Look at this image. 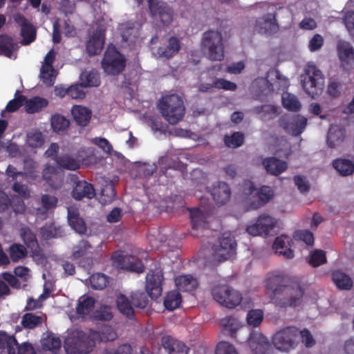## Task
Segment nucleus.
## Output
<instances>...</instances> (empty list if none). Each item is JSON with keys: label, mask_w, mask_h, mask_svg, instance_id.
Returning a JSON list of instances; mask_svg holds the SVG:
<instances>
[{"label": "nucleus", "mask_w": 354, "mask_h": 354, "mask_svg": "<svg viewBox=\"0 0 354 354\" xmlns=\"http://www.w3.org/2000/svg\"><path fill=\"white\" fill-rule=\"evenodd\" d=\"M98 335L95 330L89 329L73 331L64 342V348L68 354H87L93 351L96 345L95 338Z\"/></svg>", "instance_id": "f257e3e1"}, {"label": "nucleus", "mask_w": 354, "mask_h": 354, "mask_svg": "<svg viewBox=\"0 0 354 354\" xmlns=\"http://www.w3.org/2000/svg\"><path fill=\"white\" fill-rule=\"evenodd\" d=\"M304 91L311 97L319 96L324 86V77L322 72L313 64H307L300 76Z\"/></svg>", "instance_id": "f03ea898"}, {"label": "nucleus", "mask_w": 354, "mask_h": 354, "mask_svg": "<svg viewBox=\"0 0 354 354\" xmlns=\"http://www.w3.org/2000/svg\"><path fill=\"white\" fill-rule=\"evenodd\" d=\"M158 108L162 116L171 124L181 120L185 114L183 100L174 94L163 97L158 104Z\"/></svg>", "instance_id": "7ed1b4c3"}, {"label": "nucleus", "mask_w": 354, "mask_h": 354, "mask_svg": "<svg viewBox=\"0 0 354 354\" xmlns=\"http://www.w3.org/2000/svg\"><path fill=\"white\" fill-rule=\"evenodd\" d=\"M243 194L248 209H256L263 203L268 202L274 196L273 190L268 186H263L257 191L252 183L246 180L243 184Z\"/></svg>", "instance_id": "20e7f679"}, {"label": "nucleus", "mask_w": 354, "mask_h": 354, "mask_svg": "<svg viewBox=\"0 0 354 354\" xmlns=\"http://www.w3.org/2000/svg\"><path fill=\"white\" fill-rule=\"evenodd\" d=\"M274 347L283 352L295 349L299 344V328L287 326L277 331L272 337Z\"/></svg>", "instance_id": "39448f33"}, {"label": "nucleus", "mask_w": 354, "mask_h": 354, "mask_svg": "<svg viewBox=\"0 0 354 354\" xmlns=\"http://www.w3.org/2000/svg\"><path fill=\"white\" fill-rule=\"evenodd\" d=\"M271 301L281 308L295 307L301 303L304 289H270Z\"/></svg>", "instance_id": "423d86ee"}, {"label": "nucleus", "mask_w": 354, "mask_h": 354, "mask_svg": "<svg viewBox=\"0 0 354 354\" xmlns=\"http://www.w3.org/2000/svg\"><path fill=\"white\" fill-rule=\"evenodd\" d=\"M201 45L210 59L220 61L223 58V39L219 32L210 30L205 32Z\"/></svg>", "instance_id": "0eeeda50"}, {"label": "nucleus", "mask_w": 354, "mask_h": 354, "mask_svg": "<svg viewBox=\"0 0 354 354\" xmlns=\"http://www.w3.org/2000/svg\"><path fill=\"white\" fill-rule=\"evenodd\" d=\"M104 71L111 75L120 73L125 66V59L113 45H109L102 62Z\"/></svg>", "instance_id": "6e6552de"}, {"label": "nucleus", "mask_w": 354, "mask_h": 354, "mask_svg": "<svg viewBox=\"0 0 354 354\" xmlns=\"http://www.w3.org/2000/svg\"><path fill=\"white\" fill-rule=\"evenodd\" d=\"M277 225V220L274 217L263 214L255 221H252L246 226V232L252 236H268Z\"/></svg>", "instance_id": "1a4fd4ad"}, {"label": "nucleus", "mask_w": 354, "mask_h": 354, "mask_svg": "<svg viewBox=\"0 0 354 354\" xmlns=\"http://www.w3.org/2000/svg\"><path fill=\"white\" fill-rule=\"evenodd\" d=\"M288 84V79L281 77L277 71L270 70L268 73L267 79L256 80L253 82L252 86H259L262 92L268 93L271 91L279 90L280 86L286 88Z\"/></svg>", "instance_id": "9d476101"}, {"label": "nucleus", "mask_w": 354, "mask_h": 354, "mask_svg": "<svg viewBox=\"0 0 354 354\" xmlns=\"http://www.w3.org/2000/svg\"><path fill=\"white\" fill-rule=\"evenodd\" d=\"M212 295L217 303L227 308L236 307L244 299L237 289H212Z\"/></svg>", "instance_id": "9b49d317"}, {"label": "nucleus", "mask_w": 354, "mask_h": 354, "mask_svg": "<svg viewBox=\"0 0 354 354\" xmlns=\"http://www.w3.org/2000/svg\"><path fill=\"white\" fill-rule=\"evenodd\" d=\"M236 243L230 232H225L214 248V257L221 261L232 258L236 254Z\"/></svg>", "instance_id": "f8f14e48"}, {"label": "nucleus", "mask_w": 354, "mask_h": 354, "mask_svg": "<svg viewBox=\"0 0 354 354\" xmlns=\"http://www.w3.org/2000/svg\"><path fill=\"white\" fill-rule=\"evenodd\" d=\"M111 259L113 265L120 269L137 273L142 272L145 269L141 261L138 260L136 257L124 254L121 252L113 253Z\"/></svg>", "instance_id": "ddd939ff"}, {"label": "nucleus", "mask_w": 354, "mask_h": 354, "mask_svg": "<svg viewBox=\"0 0 354 354\" xmlns=\"http://www.w3.org/2000/svg\"><path fill=\"white\" fill-rule=\"evenodd\" d=\"M149 9L154 21H160L163 25L168 26L173 21V11L167 5L158 0H149Z\"/></svg>", "instance_id": "4468645a"}, {"label": "nucleus", "mask_w": 354, "mask_h": 354, "mask_svg": "<svg viewBox=\"0 0 354 354\" xmlns=\"http://www.w3.org/2000/svg\"><path fill=\"white\" fill-rule=\"evenodd\" d=\"M55 52L52 49L45 56L40 69V80L48 86H52L55 81L57 73L53 67L55 59Z\"/></svg>", "instance_id": "2eb2a0df"}, {"label": "nucleus", "mask_w": 354, "mask_h": 354, "mask_svg": "<svg viewBox=\"0 0 354 354\" xmlns=\"http://www.w3.org/2000/svg\"><path fill=\"white\" fill-rule=\"evenodd\" d=\"M248 344L254 354H272L268 339L261 333H252L248 338Z\"/></svg>", "instance_id": "dca6fc26"}, {"label": "nucleus", "mask_w": 354, "mask_h": 354, "mask_svg": "<svg viewBox=\"0 0 354 354\" xmlns=\"http://www.w3.org/2000/svg\"><path fill=\"white\" fill-rule=\"evenodd\" d=\"M337 54L341 66L346 71L354 65V50L349 43L340 41L337 44Z\"/></svg>", "instance_id": "f3484780"}, {"label": "nucleus", "mask_w": 354, "mask_h": 354, "mask_svg": "<svg viewBox=\"0 0 354 354\" xmlns=\"http://www.w3.org/2000/svg\"><path fill=\"white\" fill-rule=\"evenodd\" d=\"M105 29L100 24L95 32L90 35L86 44V50L89 55H97L101 53L104 44Z\"/></svg>", "instance_id": "a211bd4d"}, {"label": "nucleus", "mask_w": 354, "mask_h": 354, "mask_svg": "<svg viewBox=\"0 0 354 354\" xmlns=\"http://www.w3.org/2000/svg\"><path fill=\"white\" fill-rule=\"evenodd\" d=\"M307 119L301 115H296L289 120L283 119L281 126L292 136L300 135L306 129Z\"/></svg>", "instance_id": "6ab92c4d"}, {"label": "nucleus", "mask_w": 354, "mask_h": 354, "mask_svg": "<svg viewBox=\"0 0 354 354\" xmlns=\"http://www.w3.org/2000/svg\"><path fill=\"white\" fill-rule=\"evenodd\" d=\"M161 345L168 354H188L189 348L186 344L170 335L161 338Z\"/></svg>", "instance_id": "aec40b11"}, {"label": "nucleus", "mask_w": 354, "mask_h": 354, "mask_svg": "<svg viewBox=\"0 0 354 354\" xmlns=\"http://www.w3.org/2000/svg\"><path fill=\"white\" fill-rule=\"evenodd\" d=\"M14 19L21 26V35L23 38L22 44L27 45L32 43L36 37L35 28L20 15H16Z\"/></svg>", "instance_id": "412c9836"}, {"label": "nucleus", "mask_w": 354, "mask_h": 354, "mask_svg": "<svg viewBox=\"0 0 354 354\" xmlns=\"http://www.w3.org/2000/svg\"><path fill=\"white\" fill-rule=\"evenodd\" d=\"M155 290L158 295H161L162 289H145V291L136 292L131 296L133 306L138 309L148 310L149 307V297H151L152 292Z\"/></svg>", "instance_id": "4be33fe9"}, {"label": "nucleus", "mask_w": 354, "mask_h": 354, "mask_svg": "<svg viewBox=\"0 0 354 354\" xmlns=\"http://www.w3.org/2000/svg\"><path fill=\"white\" fill-rule=\"evenodd\" d=\"M292 239L287 235H281L276 238L273 249L275 252L286 259H291L294 257L293 251L290 249Z\"/></svg>", "instance_id": "5701e85b"}, {"label": "nucleus", "mask_w": 354, "mask_h": 354, "mask_svg": "<svg viewBox=\"0 0 354 354\" xmlns=\"http://www.w3.org/2000/svg\"><path fill=\"white\" fill-rule=\"evenodd\" d=\"M213 88L226 91H235L236 84L225 79L211 77L209 82L201 85L200 90L201 91H209Z\"/></svg>", "instance_id": "b1692460"}, {"label": "nucleus", "mask_w": 354, "mask_h": 354, "mask_svg": "<svg viewBox=\"0 0 354 354\" xmlns=\"http://www.w3.org/2000/svg\"><path fill=\"white\" fill-rule=\"evenodd\" d=\"M116 305L119 312L130 320L135 319L134 306L131 299L123 294H120L116 298Z\"/></svg>", "instance_id": "393cba45"}, {"label": "nucleus", "mask_w": 354, "mask_h": 354, "mask_svg": "<svg viewBox=\"0 0 354 354\" xmlns=\"http://www.w3.org/2000/svg\"><path fill=\"white\" fill-rule=\"evenodd\" d=\"M257 29L261 33L272 34L277 31L278 26L274 13H268L257 22Z\"/></svg>", "instance_id": "a878e982"}, {"label": "nucleus", "mask_w": 354, "mask_h": 354, "mask_svg": "<svg viewBox=\"0 0 354 354\" xmlns=\"http://www.w3.org/2000/svg\"><path fill=\"white\" fill-rule=\"evenodd\" d=\"M345 138V130L337 124H332L329 128L327 144L330 148L339 146Z\"/></svg>", "instance_id": "bb28decb"}, {"label": "nucleus", "mask_w": 354, "mask_h": 354, "mask_svg": "<svg viewBox=\"0 0 354 354\" xmlns=\"http://www.w3.org/2000/svg\"><path fill=\"white\" fill-rule=\"evenodd\" d=\"M68 220L69 225L79 234H84L86 227L84 220L79 216L78 210L75 207H68Z\"/></svg>", "instance_id": "cd10ccee"}, {"label": "nucleus", "mask_w": 354, "mask_h": 354, "mask_svg": "<svg viewBox=\"0 0 354 354\" xmlns=\"http://www.w3.org/2000/svg\"><path fill=\"white\" fill-rule=\"evenodd\" d=\"M95 195L93 187L86 181L77 182L73 191V197L77 200L83 198H92Z\"/></svg>", "instance_id": "c85d7f7f"}, {"label": "nucleus", "mask_w": 354, "mask_h": 354, "mask_svg": "<svg viewBox=\"0 0 354 354\" xmlns=\"http://www.w3.org/2000/svg\"><path fill=\"white\" fill-rule=\"evenodd\" d=\"M18 44L8 36L0 35V55L11 59L16 58V51Z\"/></svg>", "instance_id": "c756f323"}, {"label": "nucleus", "mask_w": 354, "mask_h": 354, "mask_svg": "<svg viewBox=\"0 0 354 354\" xmlns=\"http://www.w3.org/2000/svg\"><path fill=\"white\" fill-rule=\"evenodd\" d=\"M212 196L218 204H224L230 197V189L225 183H218L214 185L212 190Z\"/></svg>", "instance_id": "7c9ffc66"}, {"label": "nucleus", "mask_w": 354, "mask_h": 354, "mask_svg": "<svg viewBox=\"0 0 354 354\" xmlns=\"http://www.w3.org/2000/svg\"><path fill=\"white\" fill-rule=\"evenodd\" d=\"M71 114L75 121L81 126H86L91 118V111L88 108L76 105L71 109Z\"/></svg>", "instance_id": "2f4dec72"}, {"label": "nucleus", "mask_w": 354, "mask_h": 354, "mask_svg": "<svg viewBox=\"0 0 354 354\" xmlns=\"http://www.w3.org/2000/svg\"><path fill=\"white\" fill-rule=\"evenodd\" d=\"M179 48L180 44L178 39L176 37H171L167 48H160L158 49L156 52H153V54L158 57L168 59L177 53Z\"/></svg>", "instance_id": "473e14b6"}, {"label": "nucleus", "mask_w": 354, "mask_h": 354, "mask_svg": "<svg viewBox=\"0 0 354 354\" xmlns=\"http://www.w3.org/2000/svg\"><path fill=\"white\" fill-rule=\"evenodd\" d=\"M41 344L44 350L50 351L54 353L58 352L62 346L60 338L52 333L46 334V336L41 339Z\"/></svg>", "instance_id": "72a5a7b5"}, {"label": "nucleus", "mask_w": 354, "mask_h": 354, "mask_svg": "<svg viewBox=\"0 0 354 354\" xmlns=\"http://www.w3.org/2000/svg\"><path fill=\"white\" fill-rule=\"evenodd\" d=\"M178 290L174 289L169 291L165 297L164 306L169 311L179 308L182 303V296Z\"/></svg>", "instance_id": "f704fd0d"}, {"label": "nucleus", "mask_w": 354, "mask_h": 354, "mask_svg": "<svg viewBox=\"0 0 354 354\" xmlns=\"http://www.w3.org/2000/svg\"><path fill=\"white\" fill-rule=\"evenodd\" d=\"M263 165L268 172L275 176L284 171L288 167L285 161L279 160L274 158L266 159L263 161Z\"/></svg>", "instance_id": "c9c22d12"}, {"label": "nucleus", "mask_w": 354, "mask_h": 354, "mask_svg": "<svg viewBox=\"0 0 354 354\" xmlns=\"http://www.w3.org/2000/svg\"><path fill=\"white\" fill-rule=\"evenodd\" d=\"M120 30L121 31L123 41L134 43L136 37L138 34V24L134 25L131 23L122 24L120 26Z\"/></svg>", "instance_id": "e433bc0d"}, {"label": "nucleus", "mask_w": 354, "mask_h": 354, "mask_svg": "<svg viewBox=\"0 0 354 354\" xmlns=\"http://www.w3.org/2000/svg\"><path fill=\"white\" fill-rule=\"evenodd\" d=\"M17 343L14 335H8L4 330H0V348L6 349L8 354H15V349Z\"/></svg>", "instance_id": "4c0bfd02"}, {"label": "nucleus", "mask_w": 354, "mask_h": 354, "mask_svg": "<svg viewBox=\"0 0 354 354\" xmlns=\"http://www.w3.org/2000/svg\"><path fill=\"white\" fill-rule=\"evenodd\" d=\"M48 104L47 100L40 97H35L29 100L26 98L24 106L27 113H34L41 111L46 107Z\"/></svg>", "instance_id": "58836bf2"}, {"label": "nucleus", "mask_w": 354, "mask_h": 354, "mask_svg": "<svg viewBox=\"0 0 354 354\" xmlns=\"http://www.w3.org/2000/svg\"><path fill=\"white\" fill-rule=\"evenodd\" d=\"M111 279L102 273H95L86 279L84 284L88 286L89 284L91 288H106L111 284Z\"/></svg>", "instance_id": "ea45409f"}, {"label": "nucleus", "mask_w": 354, "mask_h": 354, "mask_svg": "<svg viewBox=\"0 0 354 354\" xmlns=\"http://www.w3.org/2000/svg\"><path fill=\"white\" fill-rule=\"evenodd\" d=\"M163 281V275L160 268L150 270L146 276L145 288H161Z\"/></svg>", "instance_id": "a19ab883"}, {"label": "nucleus", "mask_w": 354, "mask_h": 354, "mask_svg": "<svg viewBox=\"0 0 354 354\" xmlns=\"http://www.w3.org/2000/svg\"><path fill=\"white\" fill-rule=\"evenodd\" d=\"M282 104L285 109L291 111H298L301 109V103L297 97L289 93H285L281 97Z\"/></svg>", "instance_id": "79ce46f5"}, {"label": "nucleus", "mask_w": 354, "mask_h": 354, "mask_svg": "<svg viewBox=\"0 0 354 354\" xmlns=\"http://www.w3.org/2000/svg\"><path fill=\"white\" fill-rule=\"evenodd\" d=\"M9 203H10L15 212H23L25 210V205L23 201H19L18 203H16L15 198L10 201L6 194L0 190V212L6 209Z\"/></svg>", "instance_id": "37998d69"}, {"label": "nucleus", "mask_w": 354, "mask_h": 354, "mask_svg": "<svg viewBox=\"0 0 354 354\" xmlns=\"http://www.w3.org/2000/svg\"><path fill=\"white\" fill-rule=\"evenodd\" d=\"M220 324L223 329L228 332L232 337H235L236 332L239 328V321L232 316H227L221 319Z\"/></svg>", "instance_id": "c03bdc74"}, {"label": "nucleus", "mask_w": 354, "mask_h": 354, "mask_svg": "<svg viewBox=\"0 0 354 354\" xmlns=\"http://www.w3.org/2000/svg\"><path fill=\"white\" fill-rule=\"evenodd\" d=\"M59 168L68 170H75L80 167V162L69 155H64L56 159Z\"/></svg>", "instance_id": "a18cd8bd"}, {"label": "nucleus", "mask_w": 354, "mask_h": 354, "mask_svg": "<svg viewBox=\"0 0 354 354\" xmlns=\"http://www.w3.org/2000/svg\"><path fill=\"white\" fill-rule=\"evenodd\" d=\"M81 85L84 87L97 86L100 85L98 74L95 71H84L80 75Z\"/></svg>", "instance_id": "49530a36"}, {"label": "nucleus", "mask_w": 354, "mask_h": 354, "mask_svg": "<svg viewBox=\"0 0 354 354\" xmlns=\"http://www.w3.org/2000/svg\"><path fill=\"white\" fill-rule=\"evenodd\" d=\"M44 142V136L39 131L32 129L28 132L26 136V144L31 148H39Z\"/></svg>", "instance_id": "de8ad7c7"}, {"label": "nucleus", "mask_w": 354, "mask_h": 354, "mask_svg": "<svg viewBox=\"0 0 354 354\" xmlns=\"http://www.w3.org/2000/svg\"><path fill=\"white\" fill-rule=\"evenodd\" d=\"M333 167L342 176H348L354 171L353 163L345 159L335 160L333 162Z\"/></svg>", "instance_id": "09e8293b"}, {"label": "nucleus", "mask_w": 354, "mask_h": 354, "mask_svg": "<svg viewBox=\"0 0 354 354\" xmlns=\"http://www.w3.org/2000/svg\"><path fill=\"white\" fill-rule=\"evenodd\" d=\"M190 217L193 230L202 229L205 225L206 217L199 209L195 208L190 210Z\"/></svg>", "instance_id": "8fccbe9b"}, {"label": "nucleus", "mask_w": 354, "mask_h": 354, "mask_svg": "<svg viewBox=\"0 0 354 354\" xmlns=\"http://www.w3.org/2000/svg\"><path fill=\"white\" fill-rule=\"evenodd\" d=\"M175 284L177 288H197L199 283L198 279L191 274L179 275L175 278Z\"/></svg>", "instance_id": "3c124183"}, {"label": "nucleus", "mask_w": 354, "mask_h": 354, "mask_svg": "<svg viewBox=\"0 0 354 354\" xmlns=\"http://www.w3.org/2000/svg\"><path fill=\"white\" fill-rule=\"evenodd\" d=\"M264 313L261 309H251L247 313L246 320L249 326L258 327L263 320Z\"/></svg>", "instance_id": "603ef678"}, {"label": "nucleus", "mask_w": 354, "mask_h": 354, "mask_svg": "<svg viewBox=\"0 0 354 354\" xmlns=\"http://www.w3.org/2000/svg\"><path fill=\"white\" fill-rule=\"evenodd\" d=\"M27 254L26 248L21 244L14 243L9 248V254L13 262H18L24 259Z\"/></svg>", "instance_id": "864d4df0"}, {"label": "nucleus", "mask_w": 354, "mask_h": 354, "mask_svg": "<svg viewBox=\"0 0 354 354\" xmlns=\"http://www.w3.org/2000/svg\"><path fill=\"white\" fill-rule=\"evenodd\" d=\"M92 247L86 241H81L73 248V257L79 259L93 252L91 251Z\"/></svg>", "instance_id": "5fc2aeb1"}, {"label": "nucleus", "mask_w": 354, "mask_h": 354, "mask_svg": "<svg viewBox=\"0 0 354 354\" xmlns=\"http://www.w3.org/2000/svg\"><path fill=\"white\" fill-rule=\"evenodd\" d=\"M98 337L95 338L96 342H111L115 340L118 335L113 328L110 326H104L101 331L95 330Z\"/></svg>", "instance_id": "6e6d98bb"}, {"label": "nucleus", "mask_w": 354, "mask_h": 354, "mask_svg": "<svg viewBox=\"0 0 354 354\" xmlns=\"http://www.w3.org/2000/svg\"><path fill=\"white\" fill-rule=\"evenodd\" d=\"M42 207L37 209V216H42L46 214V211L56 207L57 199L55 196L49 195H43L41 197Z\"/></svg>", "instance_id": "4d7b16f0"}, {"label": "nucleus", "mask_w": 354, "mask_h": 354, "mask_svg": "<svg viewBox=\"0 0 354 354\" xmlns=\"http://www.w3.org/2000/svg\"><path fill=\"white\" fill-rule=\"evenodd\" d=\"M51 127L54 131L61 132L65 131L69 126V121L59 114L53 115L51 117Z\"/></svg>", "instance_id": "13d9d810"}, {"label": "nucleus", "mask_w": 354, "mask_h": 354, "mask_svg": "<svg viewBox=\"0 0 354 354\" xmlns=\"http://www.w3.org/2000/svg\"><path fill=\"white\" fill-rule=\"evenodd\" d=\"M333 281L337 288H351L353 285L351 279L340 271L333 273Z\"/></svg>", "instance_id": "bf43d9fd"}, {"label": "nucleus", "mask_w": 354, "mask_h": 354, "mask_svg": "<svg viewBox=\"0 0 354 354\" xmlns=\"http://www.w3.org/2000/svg\"><path fill=\"white\" fill-rule=\"evenodd\" d=\"M43 178L53 188H56L55 181L58 180L57 169L53 166L46 165L44 169Z\"/></svg>", "instance_id": "052dcab7"}, {"label": "nucleus", "mask_w": 354, "mask_h": 354, "mask_svg": "<svg viewBox=\"0 0 354 354\" xmlns=\"http://www.w3.org/2000/svg\"><path fill=\"white\" fill-rule=\"evenodd\" d=\"M26 100V97L21 95H19L18 92H16L15 97L10 100L4 111H2L1 114L4 116L5 112H14L17 111L19 107L24 105Z\"/></svg>", "instance_id": "680f3d73"}, {"label": "nucleus", "mask_w": 354, "mask_h": 354, "mask_svg": "<svg viewBox=\"0 0 354 354\" xmlns=\"http://www.w3.org/2000/svg\"><path fill=\"white\" fill-rule=\"evenodd\" d=\"M95 304V300L91 297L81 298L77 307V312L79 314H88L92 310Z\"/></svg>", "instance_id": "e2e57ef3"}, {"label": "nucleus", "mask_w": 354, "mask_h": 354, "mask_svg": "<svg viewBox=\"0 0 354 354\" xmlns=\"http://www.w3.org/2000/svg\"><path fill=\"white\" fill-rule=\"evenodd\" d=\"M21 236L28 248L31 250L38 248V243L35 236L28 228H22Z\"/></svg>", "instance_id": "0e129e2a"}, {"label": "nucleus", "mask_w": 354, "mask_h": 354, "mask_svg": "<svg viewBox=\"0 0 354 354\" xmlns=\"http://www.w3.org/2000/svg\"><path fill=\"white\" fill-rule=\"evenodd\" d=\"M41 323V317L32 313H26L22 317L21 324L26 328H34Z\"/></svg>", "instance_id": "69168bd1"}, {"label": "nucleus", "mask_w": 354, "mask_h": 354, "mask_svg": "<svg viewBox=\"0 0 354 354\" xmlns=\"http://www.w3.org/2000/svg\"><path fill=\"white\" fill-rule=\"evenodd\" d=\"M287 281V277L281 272H272L267 274L266 282L268 286H279Z\"/></svg>", "instance_id": "338daca9"}, {"label": "nucleus", "mask_w": 354, "mask_h": 354, "mask_svg": "<svg viewBox=\"0 0 354 354\" xmlns=\"http://www.w3.org/2000/svg\"><path fill=\"white\" fill-rule=\"evenodd\" d=\"M326 261V258L324 252L315 250L310 254L309 263L314 267H317L324 263Z\"/></svg>", "instance_id": "774afa93"}]
</instances>
